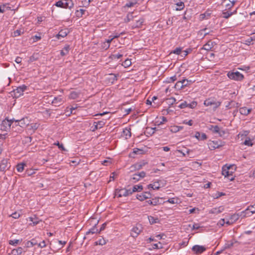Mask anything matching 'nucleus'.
Returning a JSON list of instances; mask_svg holds the SVG:
<instances>
[{"label": "nucleus", "instance_id": "1", "mask_svg": "<svg viewBox=\"0 0 255 255\" xmlns=\"http://www.w3.org/2000/svg\"><path fill=\"white\" fill-rule=\"evenodd\" d=\"M55 5L63 8H71L73 7L74 3L72 0H63L58 1Z\"/></svg>", "mask_w": 255, "mask_h": 255}, {"label": "nucleus", "instance_id": "2", "mask_svg": "<svg viewBox=\"0 0 255 255\" xmlns=\"http://www.w3.org/2000/svg\"><path fill=\"white\" fill-rule=\"evenodd\" d=\"M204 104L206 106H211L214 110H215L220 106L221 102L214 99L209 98L204 101Z\"/></svg>", "mask_w": 255, "mask_h": 255}, {"label": "nucleus", "instance_id": "3", "mask_svg": "<svg viewBox=\"0 0 255 255\" xmlns=\"http://www.w3.org/2000/svg\"><path fill=\"white\" fill-rule=\"evenodd\" d=\"M27 87L25 85H22L14 89L12 91V95L15 98H18L23 95V92L27 89Z\"/></svg>", "mask_w": 255, "mask_h": 255}, {"label": "nucleus", "instance_id": "4", "mask_svg": "<svg viewBox=\"0 0 255 255\" xmlns=\"http://www.w3.org/2000/svg\"><path fill=\"white\" fill-rule=\"evenodd\" d=\"M232 166V165L229 166L224 165L222 168V175H224L225 177H227L231 181H232L234 179V177L233 176V172L230 171V169Z\"/></svg>", "mask_w": 255, "mask_h": 255}, {"label": "nucleus", "instance_id": "5", "mask_svg": "<svg viewBox=\"0 0 255 255\" xmlns=\"http://www.w3.org/2000/svg\"><path fill=\"white\" fill-rule=\"evenodd\" d=\"M255 213V204L248 207L245 211L241 212V216L243 218L250 217Z\"/></svg>", "mask_w": 255, "mask_h": 255}, {"label": "nucleus", "instance_id": "6", "mask_svg": "<svg viewBox=\"0 0 255 255\" xmlns=\"http://www.w3.org/2000/svg\"><path fill=\"white\" fill-rule=\"evenodd\" d=\"M165 184V182L164 180H158L154 181L153 183L149 184L147 186L148 189L151 188L153 190H158L160 187H163Z\"/></svg>", "mask_w": 255, "mask_h": 255}, {"label": "nucleus", "instance_id": "7", "mask_svg": "<svg viewBox=\"0 0 255 255\" xmlns=\"http://www.w3.org/2000/svg\"><path fill=\"white\" fill-rule=\"evenodd\" d=\"M115 194L119 197H127L131 195L130 188L128 189L126 188L117 189L115 191Z\"/></svg>", "mask_w": 255, "mask_h": 255}, {"label": "nucleus", "instance_id": "8", "mask_svg": "<svg viewBox=\"0 0 255 255\" xmlns=\"http://www.w3.org/2000/svg\"><path fill=\"white\" fill-rule=\"evenodd\" d=\"M227 75L230 79L237 81H241L244 78L243 75L238 71L230 72Z\"/></svg>", "mask_w": 255, "mask_h": 255}, {"label": "nucleus", "instance_id": "9", "mask_svg": "<svg viewBox=\"0 0 255 255\" xmlns=\"http://www.w3.org/2000/svg\"><path fill=\"white\" fill-rule=\"evenodd\" d=\"M13 124V120H9L7 119L3 120L0 125V129L2 131H8L10 128L11 125Z\"/></svg>", "mask_w": 255, "mask_h": 255}, {"label": "nucleus", "instance_id": "10", "mask_svg": "<svg viewBox=\"0 0 255 255\" xmlns=\"http://www.w3.org/2000/svg\"><path fill=\"white\" fill-rule=\"evenodd\" d=\"M236 0H223L221 5L225 8L224 10H229L234 6L236 3Z\"/></svg>", "mask_w": 255, "mask_h": 255}, {"label": "nucleus", "instance_id": "11", "mask_svg": "<svg viewBox=\"0 0 255 255\" xmlns=\"http://www.w3.org/2000/svg\"><path fill=\"white\" fill-rule=\"evenodd\" d=\"M142 227L141 225L138 224L133 227L131 230L130 236L133 238H136L138 235L142 232Z\"/></svg>", "mask_w": 255, "mask_h": 255}, {"label": "nucleus", "instance_id": "12", "mask_svg": "<svg viewBox=\"0 0 255 255\" xmlns=\"http://www.w3.org/2000/svg\"><path fill=\"white\" fill-rule=\"evenodd\" d=\"M8 161V160L7 159H4L1 161L0 164V170L1 171H5L9 168L10 165Z\"/></svg>", "mask_w": 255, "mask_h": 255}, {"label": "nucleus", "instance_id": "13", "mask_svg": "<svg viewBox=\"0 0 255 255\" xmlns=\"http://www.w3.org/2000/svg\"><path fill=\"white\" fill-rule=\"evenodd\" d=\"M151 194L149 192H145L140 194H137L136 198L140 201H143L147 199L151 198Z\"/></svg>", "mask_w": 255, "mask_h": 255}, {"label": "nucleus", "instance_id": "14", "mask_svg": "<svg viewBox=\"0 0 255 255\" xmlns=\"http://www.w3.org/2000/svg\"><path fill=\"white\" fill-rule=\"evenodd\" d=\"M192 250L195 254H200L205 252L206 249L203 246L195 245L192 247Z\"/></svg>", "mask_w": 255, "mask_h": 255}, {"label": "nucleus", "instance_id": "15", "mask_svg": "<svg viewBox=\"0 0 255 255\" xmlns=\"http://www.w3.org/2000/svg\"><path fill=\"white\" fill-rule=\"evenodd\" d=\"M185 1L184 0H173L174 4L176 5L175 9L176 10H182L185 7L184 2Z\"/></svg>", "mask_w": 255, "mask_h": 255}, {"label": "nucleus", "instance_id": "16", "mask_svg": "<svg viewBox=\"0 0 255 255\" xmlns=\"http://www.w3.org/2000/svg\"><path fill=\"white\" fill-rule=\"evenodd\" d=\"M209 148L211 149H215L222 146L224 144L221 141H212L209 143Z\"/></svg>", "mask_w": 255, "mask_h": 255}, {"label": "nucleus", "instance_id": "17", "mask_svg": "<svg viewBox=\"0 0 255 255\" xmlns=\"http://www.w3.org/2000/svg\"><path fill=\"white\" fill-rule=\"evenodd\" d=\"M64 102V100L62 96H59L58 97H55L54 99L52 101V103L55 106H59Z\"/></svg>", "mask_w": 255, "mask_h": 255}, {"label": "nucleus", "instance_id": "18", "mask_svg": "<svg viewBox=\"0 0 255 255\" xmlns=\"http://www.w3.org/2000/svg\"><path fill=\"white\" fill-rule=\"evenodd\" d=\"M69 31L67 29H62L56 35V37L58 39H59L60 37L64 38L67 35V34L69 33Z\"/></svg>", "mask_w": 255, "mask_h": 255}, {"label": "nucleus", "instance_id": "19", "mask_svg": "<svg viewBox=\"0 0 255 255\" xmlns=\"http://www.w3.org/2000/svg\"><path fill=\"white\" fill-rule=\"evenodd\" d=\"M135 21V23L131 26L132 29L140 27L144 20L143 18H140L138 19H136Z\"/></svg>", "mask_w": 255, "mask_h": 255}, {"label": "nucleus", "instance_id": "20", "mask_svg": "<svg viewBox=\"0 0 255 255\" xmlns=\"http://www.w3.org/2000/svg\"><path fill=\"white\" fill-rule=\"evenodd\" d=\"M137 17V16L135 15H134V13L133 12H129L126 17V18H125V21L126 22H128L131 20H133L134 18Z\"/></svg>", "mask_w": 255, "mask_h": 255}, {"label": "nucleus", "instance_id": "21", "mask_svg": "<svg viewBox=\"0 0 255 255\" xmlns=\"http://www.w3.org/2000/svg\"><path fill=\"white\" fill-rule=\"evenodd\" d=\"M195 137L198 140H205L207 138V135L205 133L201 134L198 131L196 132Z\"/></svg>", "mask_w": 255, "mask_h": 255}, {"label": "nucleus", "instance_id": "22", "mask_svg": "<svg viewBox=\"0 0 255 255\" xmlns=\"http://www.w3.org/2000/svg\"><path fill=\"white\" fill-rule=\"evenodd\" d=\"M251 109H248L247 107L241 108L239 110L240 113L243 115H248L251 111Z\"/></svg>", "mask_w": 255, "mask_h": 255}, {"label": "nucleus", "instance_id": "23", "mask_svg": "<svg viewBox=\"0 0 255 255\" xmlns=\"http://www.w3.org/2000/svg\"><path fill=\"white\" fill-rule=\"evenodd\" d=\"M70 50V46L68 45H66L62 50H61L60 55L62 56H64L67 55Z\"/></svg>", "mask_w": 255, "mask_h": 255}, {"label": "nucleus", "instance_id": "24", "mask_svg": "<svg viewBox=\"0 0 255 255\" xmlns=\"http://www.w3.org/2000/svg\"><path fill=\"white\" fill-rule=\"evenodd\" d=\"M224 210V208L222 206H220L218 208H214L211 209L210 211V213L212 214H218L222 212Z\"/></svg>", "mask_w": 255, "mask_h": 255}, {"label": "nucleus", "instance_id": "25", "mask_svg": "<svg viewBox=\"0 0 255 255\" xmlns=\"http://www.w3.org/2000/svg\"><path fill=\"white\" fill-rule=\"evenodd\" d=\"M213 47V43L211 41H209L205 45H204L202 49L209 51Z\"/></svg>", "mask_w": 255, "mask_h": 255}, {"label": "nucleus", "instance_id": "26", "mask_svg": "<svg viewBox=\"0 0 255 255\" xmlns=\"http://www.w3.org/2000/svg\"><path fill=\"white\" fill-rule=\"evenodd\" d=\"M122 135L125 136L126 138L130 137L131 136L130 129L126 128L123 131Z\"/></svg>", "mask_w": 255, "mask_h": 255}, {"label": "nucleus", "instance_id": "27", "mask_svg": "<svg viewBox=\"0 0 255 255\" xmlns=\"http://www.w3.org/2000/svg\"><path fill=\"white\" fill-rule=\"evenodd\" d=\"M143 187L142 185H134L132 189H130L131 194L136 191H140L142 190Z\"/></svg>", "mask_w": 255, "mask_h": 255}, {"label": "nucleus", "instance_id": "28", "mask_svg": "<svg viewBox=\"0 0 255 255\" xmlns=\"http://www.w3.org/2000/svg\"><path fill=\"white\" fill-rule=\"evenodd\" d=\"M23 249L21 247H18L17 249H13L11 251V254L13 255H19L22 254Z\"/></svg>", "mask_w": 255, "mask_h": 255}, {"label": "nucleus", "instance_id": "29", "mask_svg": "<svg viewBox=\"0 0 255 255\" xmlns=\"http://www.w3.org/2000/svg\"><path fill=\"white\" fill-rule=\"evenodd\" d=\"M39 126V124L37 123H33L30 124L29 127V128L28 130H32V132H34V131L38 128Z\"/></svg>", "mask_w": 255, "mask_h": 255}, {"label": "nucleus", "instance_id": "30", "mask_svg": "<svg viewBox=\"0 0 255 255\" xmlns=\"http://www.w3.org/2000/svg\"><path fill=\"white\" fill-rule=\"evenodd\" d=\"M143 164L140 163H136L130 167V171H132L135 170H139L143 166Z\"/></svg>", "mask_w": 255, "mask_h": 255}, {"label": "nucleus", "instance_id": "31", "mask_svg": "<svg viewBox=\"0 0 255 255\" xmlns=\"http://www.w3.org/2000/svg\"><path fill=\"white\" fill-rule=\"evenodd\" d=\"M38 53H34L32 56L29 57V59L28 61L29 63H32L34 61H36L38 59Z\"/></svg>", "mask_w": 255, "mask_h": 255}, {"label": "nucleus", "instance_id": "32", "mask_svg": "<svg viewBox=\"0 0 255 255\" xmlns=\"http://www.w3.org/2000/svg\"><path fill=\"white\" fill-rule=\"evenodd\" d=\"M97 225V224H95L94 225V226H93L88 232H87L86 235H88V234H95V233H98L99 232H98V230L97 229V227H96Z\"/></svg>", "mask_w": 255, "mask_h": 255}, {"label": "nucleus", "instance_id": "33", "mask_svg": "<svg viewBox=\"0 0 255 255\" xmlns=\"http://www.w3.org/2000/svg\"><path fill=\"white\" fill-rule=\"evenodd\" d=\"M38 244V242L35 239H32L30 241H28L26 243V247L28 248L32 247L33 246L36 245Z\"/></svg>", "mask_w": 255, "mask_h": 255}, {"label": "nucleus", "instance_id": "34", "mask_svg": "<svg viewBox=\"0 0 255 255\" xmlns=\"http://www.w3.org/2000/svg\"><path fill=\"white\" fill-rule=\"evenodd\" d=\"M181 83L183 86V88H184L185 87L188 86V85H190L191 83H192V82L191 80H188L187 79H184L182 80H181Z\"/></svg>", "mask_w": 255, "mask_h": 255}, {"label": "nucleus", "instance_id": "35", "mask_svg": "<svg viewBox=\"0 0 255 255\" xmlns=\"http://www.w3.org/2000/svg\"><path fill=\"white\" fill-rule=\"evenodd\" d=\"M25 119L24 118H23L20 120H16V123H18V124H19V127H20L21 128H23L24 126L28 125V124H26L25 122Z\"/></svg>", "mask_w": 255, "mask_h": 255}, {"label": "nucleus", "instance_id": "36", "mask_svg": "<svg viewBox=\"0 0 255 255\" xmlns=\"http://www.w3.org/2000/svg\"><path fill=\"white\" fill-rule=\"evenodd\" d=\"M232 16V13L229 10H224L222 12V17L228 19Z\"/></svg>", "mask_w": 255, "mask_h": 255}, {"label": "nucleus", "instance_id": "37", "mask_svg": "<svg viewBox=\"0 0 255 255\" xmlns=\"http://www.w3.org/2000/svg\"><path fill=\"white\" fill-rule=\"evenodd\" d=\"M25 165V164L23 163H21L18 164L16 166V169H17V171H18L19 172H21L22 171H23L24 170V167Z\"/></svg>", "mask_w": 255, "mask_h": 255}, {"label": "nucleus", "instance_id": "38", "mask_svg": "<svg viewBox=\"0 0 255 255\" xmlns=\"http://www.w3.org/2000/svg\"><path fill=\"white\" fill-rule=\"evenodd\" d=\"M29 220L31 221L34 225L38 224L39 222L38 218L35 215H34L33 217H29Z\"/></svg>", "mask_w": 255, "mask_h": 255}, {"label": "nucleus", "instance_id": "39", "mask_svg": "<svg viewBox=\"0 0 255 255\" xmlns=\"http://www.w3.org/2000/svg\"><path fill=\"white\" fill-rule=\"evenodd\" d=\"M159 198L158 197H155L154 198H152L151 200V205L152 206H156L158 204H159Z\"/></svg>", "mask_w": 255, "mask_h": 255}, {"label": "nucleus", "instance_id": "40", "mask_svg": "<svg viewBox=\"0 0 255 255\" xmlns=\"http://www.w3.org/2000/svg\"><path fill=\"white\" fill-rule=\"evenodd\" d=\"M211 11L210 10H207L204 13L201 14L200 15L201 19H204L206 17H209L211 15Z\"/></svg>", "mask_w": 255, "mask_h": 255}, {"label": "nucleus", "instance_id": "41", "mask_svg": "<svg viewBox=\"0 0 255 255\" xmlns=\"http://www.w3.org/2000/svg\"><path fill=\"white\" fill-rule=\"evenodd\" d=\"M96 124V129L98 128H101L103 127L105 125V123L104 121H98V122H94V124Z\"/></svg>", "mask_w": 255, "mask_h": 255}, {"label": "nucleus", "instance_id": "42", "mask_svg": "<svg viewBox=\"0 0 255 255\" xmlns=\"http://www.w3.org/2000/svg\"><path fill=\"white\" fill-rule=\"evenodd\" d=\"M110 76H111L110 80H111V83H113L115 81L117 80L119 74H110Z\"/></svg>", "mask_w": 255, "mask_h": 255}, {"label": "nucleus", "instance_id": "43", "mask_svg": "<svg viewBox=\"0 0 255 255\" xmlns=\"http://www.w3.org/2000/svg\"><path fill=\"white\" fill-rule=\"evenodd\" d=\"M179 201V199L177 198H169L166 202H169V203L174 204H178Z\"/></svg>", "mask_w": 255, "mask_h": 255}, {"label": "nucleus", "instance_id": "44", "mask_svg": "<svg viewBox=\"0 0 255 255\" xmlns=\"http://www.w3.org/2000/svg\"><path fill=\"white\" fill-rule=\"evenodd\" d=\"M182 48L181 47H177L174 50H173L171 53L175 54L177 55H180L182 54Z\"/></svg>", "mask_w": 255, "mask_h": 255}, {"label": "nucleus", "instance_id": "45", "mask_svg": "<svg viewBox=\"0 0 255 255\" xmlns=\"http://www.w3.org/2000/svg\"><path fill=\"white\" fill-rule=\"evenodd\" d=\"M148 220L150 224H153L158 222V218H155L152 216H148Z\"/></svg>", "mask_w": 255, "mask_h": 255}, {"label": "nucleus", "instance_id": "46", "mask_svg": "<svg viewBox=\"0 0 255 255\" xmlns=\"http://www.w3.org/2000/svg\"><path fill=\"white\" fill-rule=\"evenodd\" d=\"M175 89L180 90L184 89L183 86L181 83V81H178L174 86Z\"/></svg>", "mask_w": 255, "mask_h": 255}, {"label": "nucleus", "instance_id": "47", "mask_svg": "<svg viewBox=\"0 0 255 255\" xmlns=\"http://www.w3.org/2000/svg\"><path fill=\"white\" fill-rule=\"evenodd\" d=\"M227 132L223 128H220L218 134L221 137H225L227 134Z\"/></svg>", "mask_w": 255, "mask_h": 255}, {"label": "nucleus", "instance_id": "48", "mask_svg": "<svg viewBox=\"0 0 255 255\" xmlns=\"http://www.w3.org/2000/svg\"><path fill=\"white\" fill-rule=\"evenodd\" d=\"M244 144L249 146H252L253 145L252 140L250 138L247 137L244 142Z\"/></svg>", "mask_w": 255, "mask_h": 255}, {"label": "nucleus", "instance_id": "49", "mask_svg": "<svg viewBox=\"0 0 255 255\" xmlns=\"http://www.w3.org/2000/svg\"><path fill=\"white\" fill-rule=\"evenodd\" d=\"M21 242V240H10L9 241V244L12 246H16L19 243H20Z\"/></svg>", "mask_w": 255, "mask_h": 255}, {"label": "nucleus", "instance_id": "50", "mask_svg": "<svg viewBox=\"0 0 255 255\" xmlns=\"http://www.w3.org/2000/svg\"><path fill=\"white\" fill-rule=\"evenodd\" d=\"M239 218V214H234L231 216L230 218V220L232 222V223H233L238 220Z\"/></svg>", "mask_w": 255, "mask_h": 255}, {"label": "nucleus", "instance_id": "51", "mask_svg": "<svg viewBox=\"0 0 255 255\" xmlns=\"http://www.w3.org/2000/svg\"><path fill=\"white\" fill-rule=\"evenodd\" d=\"M167 121V120L166 118H165L164 117H162L161 121H157L156 122V123H157L158 126H159V125L163 124L164 123L166 122Z\"/></svg>", "mask_w": 255, "mask_h": 255}, {"label": "nucleus", "instance_id": "52", "mask_svg": "<svg viewBox=\"0 0 255 255\" xmlns=\"http://www.w3.org/2000/svg\"><path fill=\"white\" fill-rule=\"evenodd\" d=\"M220 128L218 126H212L211 129L213 130V132L215 133H218Z\"/></svg>", "mask_w": 255, "mask_h": 255}, {"label": "nucleus", "instance_id": "53", "mask_svg": "<svg viewBox=\"0 0 255 255\" xmlns=\"http://www.w3.org/2000/svg\"><path fill=\"white\" fill-rule=\"evenodd\" d=\"M53 144L58 146V148L62 151L66 150V149L64 147L63 145L62 144H60V143L58 141L55 142Z\"/></svg>", "mask_w": 255, "mask_h": 255}, {"label": "nucleus", "instance_id": "54", "mask_svg": "<svg viewBox=\"0 0 255 255\" xmlns=\"http://www.w3.org/2000/svg\"><path fill=\"white\" fill-rule=\"evenodd\" d=\"M133 177L131 179V180H133V181H138L140 180V178L137 174V173H135L133 174Z\"/></svg>", "mask_w": 255, "mask_h": 255}, {"label": "nucleus", "instance_id": "55", "mask_svg": "<svg viewBox=\"0 0 255 255\" xmlns=\"http://www.w3.org/2000/svg\"><path fill=\"white\" fill-rule=\"evenodd\" d=\"M191 49H188L186 50L182 51L181 56H182V57L186 56L190 52H191Z\"/></svg>", "mask_w": 255, "mask_h": 255}, {"label": "nucleus", "instance_id": "56", "mask_svg": "<svg viewBox=\"0 0 255 255\" xmlns=\"http://www.w3.org/2000/svg\"><path fill=\"white\" fill-rule=\"evenodd\" d=\"M188 105L187 102L186 101H184V102L181 103L178 107L181 109H183L186 107H188Z\"/></svg>", "mask_w": 255, "mask_h": 255}, {"label": "nucleus", "instance_id": "57", "mask_svg": "<svg viewBox=\"0 0 255 255\" xmlns=\"http://www.w3.org/2000/svg\"><path fill=\"white\" fill-rule=\"evenodd\" d=\"M188 107H189L190 108L193 109L196 107L197 103L195 101H193L190 104H188Z\"/></svg>", "mask_w": 255, "mask_h": 255}, {"label": "nucleus", "instance_id": "58", "mask_svg": "<svg viewBox=\"0 0 255 255\" xmlns=\"http://www.w3.org/2000/svg\"><path fill=\"white\" fill-rule=\"evenodd\" d=\"M10 216L12 217L14 219H18L20 217V215L19 213L15 212L14 213H13Z\"/></svg>", "mask_w": 255, "mask_h": 255}, {"label": "nucleus", "instance_id": "59", "mask_svg": "<svg viewBox=\"0 0 255 255\" xmlns=\"http://www.w3.org/2000/svg\"><path fill=\"white\" fill-rule=\"evenodd\" d=\"M97 245H104L106 244V242L105 239H101L96 242Z\"/></svg>", "mask_w": 255, "mask_h": 255}, {"label": "nucleus", "instance_id": "60", "mask_svg": "<svg viewBox=\"0 0 255 255\" xmlns=\"http://www.w3.org/2000/svg\"><path fill=\"white\" fill-rule=\"evenodd\" d=\"M85 10L83 9H80L79 10H77V15L78 16H82V15L84 14L85 12Z\"/></svg>", "mask_w": 255, "mask_h": 255}, {"label": "nucleus", "instance_id": "61", "mask_svg": "<svg viewBox=\"0 0 255 255\" xmlns=\"http://www.w3.org/2000/svg\"><path fill=\"white\" fill-rule=\"evenodd\" d=\"M21 30L19 29H17L13 32V36L16 37L19 36L21 34Z\"/></svg>", "mask_w": 255, "mask_h": 255}, {"label": "nucleus", "instance_id": "62", "mask_svg": "<svg viewBox=\"0 0 255 255\" xmlns=\"http://www.w3.org/2000/svg\"><path fill=\"white\" fill-rule=\"evenodd\" d=\"M38 246L41 248H43L46 247V243L45 241H43L37 244Z\"/></svg>", "mask_w": 255, "mask_h": 255}, {"label": "nucleus", "instance_id": "63", "mask_svg": "<svg viewBox=\"0 0 255 255\" xmlns=\"http://www.w3.org/2000/svg\"><path fill=\"white\" fill-rule=\"evenodd\" d=\"M167 100L168 101V104L170 105H173L176 101V100L174 98H169Z\"/></svg>", "mask_w": 255, "mask_h": 255}, {"label": "nucleus", "instance_id": "64", "mask_svg": "<svg viewBox=\"0 0 255 255\" xmlns=\"http://www.w3.org/2000/svg\"><path fill=\"white\" fill-rule=\"evenodd\" d=\"M252 41H253V39H252V38H250V37H249L245 40V44L249 45L252 44Z\"/></svg>", "mask_w": 255, "mask_h": 255}]
</instances>
